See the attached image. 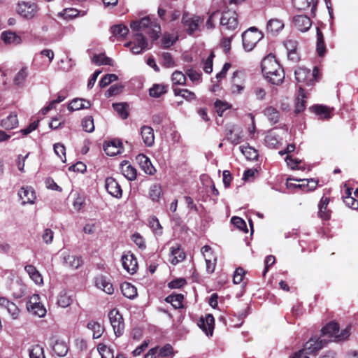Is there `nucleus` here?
<instances>
[{"label":"nucleus","instance_id":"47","mask_svg":"<svg viewBox=\"0 0 358 358\" xmlns=\"http://www.w3.org/2000/svg\"><path fill=\"white\" fill-rule=\"evenodd\" d=\"M28 76L27 67L21 69L13 78V83L17 86H21L23 85L27 77Z\"/></svg>","mask_w":358,"mask_h":358},{"label":"nucleus","instance_id":"15","mask_svg":"<svg viewBox=\"0 0 358 358\" xmlns=\"http://www.w3.org/2000/svg\"><path fill=\"white\" fill-rule=\"evenodd\" d=\"M198 325L207 336H212L215 326L214 317L211 314H206L199 319Z\"/></svg>","mask_w":358,"mask_h":358},{"label":"nucleus","instance_id":"23","mask_svg":"<svg viewBox=\"0 0 358 358\" xmlns=\"http://www.w3.org/2000/svg\"><path fill=\"white\" fill-rule=\"evenodd\" d=\"M201 252L205 258L206 264V270L208 273H212L215 267V257H208V253L212 254V249L208 245H204L201 248Z\"/></svg>","mask_w":358,"mask_h":358},{"label":"nucleus","instance_id":"13","mask_svg":"<svg viewBox=\"0 0 358 358\" xmlns=\"http://www.w3.org/2000/svg\"><path fill=\"white\" fill-rule=\"evenodd\" d=\"M122 264L124 269L130 274H134L137 271L138 263L136 258L130 252H127L122 255Z\"/></svg>","mask_w":358,"mask_h":358},{"label":"nucleus","instance_id":"46","mask_svg":"<svg viewBox=\"0 0 358 358\" xmlns=\"http://www.w3.org/2000/svg\"><path fill=\"white\" fill-rule=\"evenodd\" d=\"M111 31L114 37H124L129 32L128 28L123 24H116L111 27Z\"/></svg>","mask_w":358,"mask_h":358},{"label":"nucleus","instance_id":"24","mask_svg":"<svg viewBox=\"0 0 358 358\" xmlns=\"http://www.w3.org/2000/svg\"><path fill=\"white\" fill-rule=\"evenodd\" d=\"M64 264L66 266L72 269H76L83 264L81 257L73 255H66L64 256Z\"/></svg>","mask_w":358,"mask_h":358},{"label":"nucleus","instance_id":"2","mask_svg":"<svg viewBox=\"0 0 358 358\" xmlns=\"http://www.w3.org/2000/svg\"><path fill=\"white\" fill-rule=\"evenodd\" d=\"M131 29L137 33L145 32L148 34L152 40H157L159 38V34L161 31L159 24L152 22L149 17H145L139 21H134L130 24Z\"/></svg>","mask_w":358,"mask_h":358},{"label":"nucleus","instance_id":"11","mask_svg":"<svg viewBox=\"0 0 358 358\" xmlns=\"http://www.w3.org/2000/svg\"><path fill=\"white\" fill-rule=\"evenodd\" d=\"M220 24L222 31L235 30L238 27L237 14L234 11L227 10L222 13Z\"/></svg>","mask_w":358,"mask_h":358},{"label":"nucleus","instance_id":"54","mask_svg":"<svg viewBox=\"0 0 358 358\" xmlns=\"http://www.w3.org/2000/svg\"><path fill=\"white\" fill-rule=\"evenodd\" d=\"M166 87L163 85H154L150 90V95L152 97L158 98L166 93Z\"/></svg>","mask_w":358,"mask_h":358},{"label":"nucleus","instance_id":"60","mask_svg":"<svg viewBox=\"0 0 358 358\" xmlns=\"http://www.w3.org/2000/svg\"><path fill=\"white\" fill-rule=\"evenodd\" d=\"M113 107L115 111L123 118L126 119L128 117V113L127 111V106L124 103H113Z\"/></svg>","mask_w":358,"mask_h":358},{"label":"nucleus","instance_id":"40","mask_svg":"<svg viewBox=\"0 0 358 358\" xmlns=\"http://www.w3.org/2000/svg\"><path fill=\"white\" fill-rule=\"evenodd\" d=\"M306 97L304 94V90L302 87H299V96L296 99L295 102V109L294 112L296 114H298L305 109V101L304 98Z\"/></svg>","mask_w":358,"mask_h":358},{"label":"nucleus","instance_id":"52","mask_svg":"<svg viewBox=\"0 0 358 358\" xmlns=\"http://www.w3.org/2000/svg\"><path fill=\"white\" fill-rule=\"evenodd\" d=\"M92 62L96 65H113V60L103 54L94 55Z\"/></svg>","mask_w":358,"mask_h":358},{"label":"nucleus","instance_id":"51","mask_svg":"<svg viewBox=\"0 0 358 358\" xmlns=\"http://www.w3.org/2000/svg\"><path fill=\"white\" fill-rule=\"evenodd\" d=\"M267 85H257L253 87V93L257 100L262 101L265 99L267 91Z\"/></svg>","mask_w":358,"mask_h":358},{"label":"nucleus","instance_id":"64","mask_svg":"<svg viewBox=\"0 0 358 358\" xmlns=\"http://www.w3.org/2000/svg\"><path fill=\"white\" fill-rule=\"evenodd\" d=\"M345 203L352 209H358V199L354 196H344Z\"/></svg>","mask_w":358,"mask_h":358},{"label":"nucleus","instance_id":"25","mask_svg":"<svg viewBox=\"0 0 358 358\" xmlns=\"http://www.w3.org/2000/svg\"><path fill=\"white\" fill-rule=\"evenodd\" d=\"M329 202V199L327 197H322L320 202L318 205L319 211L318 215L322 220H329L331 216V211L327 209V205Z\"/></svg>","mask_w":358,"mask_h":358},{"label":"nucleus","instance_id":"48","mask_svg":"<svg viewBox=\"0 0 358 358\" xmlns=\"http://www.w3.org/2000/svg\"><path fill=\"white\" fill-rule=\"evenodd\" d=\"M162 194V187L159 184H153L150 187L149 196L153 201H158Z\"/></svg>","mask_w":358,"mask_h":358},{"label":"nucleus","instance_id":"17","mask_svg":"<svg viewBox=\"0 0 358 358\" xmlns=\"http://www.w3.org/2000/svg\"><path fill=\"white\" fill-rule=\"evenodd\" d=\"M18 196L22 206L34 203L36 194L31 187H22L18 192Z\"/></svg>","mask_w":358,"mask_h":358},{"label":"nucleus","instance_id":"39","mask_svg":"<svg viewBox=\"0 0 358 358\" xmlns=\"http://www.w3.org/2000/svg\"><path fill=\"white\" fill-rule=\"evenodd\" d=\"M313 110L322 119H329L331 117V110L325 106H314Z\"/></svg>","mask_w":358,"mask_h":358},{"label":"nucleus","instance_id":"9","mask_svg":"<svg viewBox=\"0 0 358 358\" xmlns=\"http://www.w3.org/2000/svg\"><path fill=\"white\" fill-rule=\"evenodd\" d=\"M201 22V19L200 17L190 15L188 13H184L182 17L183 28L189 35H194L196 31L199 30Z\"/></svg>","mask_w":358,"mask_h":358},{"label":"nucleus","instance_id":"36","mask_svg":"<svg viewBox=\"0 0 358 358\" xmlns=\"http://www.w3.org/2000/svg\"><path fill=\"white\" fill-rule=\"evenodd\" d=\"M69 350L66 343L62 341H56L52 346V351L59 357L65 356Z\"/></svg>","mask_w":358,"mask_h":358},{"label":"nucleus","instance_id":"45","mask_svg":"<svg viewBox=\"0 0 358 358\" xmlns=\"http://www.w3.org/2000/svg\"><path fill=\"white\" fill-rule=\"evenodd\" d=\"M241 152L249 160H255L258 157L257 151L252 147L249 145H242L240 147Z\"/></svg>","mask_w":358,"mask_h":358},{"label":"nucleus","instance_id":"33","mask_svg":"<svg viewBox=\"0 0 358 358\" xmlns=\"http://www.w3.org/2000/svg\"><path fill=\"white\" fill-rule=\"evenodd\" d=\"M73 296L69 294L66 291H62L58 295L57 303L62 308H66L69 306L73 302Z\"/></svg>","mask_w":358,"mask_h":358},{"label":"nucleus","instance_id":"63","mask_svg":"<svg viewBox=\"0 0 358 358\" xmlns=\"http://www.w3.org/2000/svg\"><path fill=\"white\" fill-rule=\"evenodd\" d=\"M177 40V36L173 34H164L162 38V44L164 48H169L173 45V43Z\"/></svg>","mask_w":358,"mask_h":358},{"label":"nucleus","instance_id":"20","mask_svg":"<svg viewBox=\"0 0 358 358\" xmlns=\"http://www.w3.org/2000/svg\"><path fill=\"white\" fill-rule=\"evenodd\" d=\"M95 285L97 288L103 290L108 294H112L114 292V288L112 283L106 276L100 275L95 278Z\"/></svg>","mask_w":358,"mask_h":358},{"label":"nucleus","instance_id":"12","mask_svg":"<svg viewBox=\"0 0 358 358\" xmlns=\"http://www.w3.org/2000/svg\"><path fill=\"white\" fill-rule=\"evenodd\" d=\"M328 341L327 339L322 338L317 339L310 338L306 343L303 350L308 355H313L325 346Z\"/></svg>","mask_w":358,"mask_h":358},{"label":"nucleus","instance_id":"18","mask_svg":"<svg viewBox=\"0 0 358 358\" xmlns=\"http://www.w3.org/2000/svg\"><path fill=\"white\" fill-rule=\"evenodd\" d=\"M245 88L243 73L238 71L234 73L231 77L230 90L233 94H241Z\"/></svg>","mask_w":358,"mask_h":358},{"label":"nucleus","instance_id":"6","mask_svg":"<svg viewBox=\"0 0 358 358\" xmlns=\"http://www.w3.org/2000/svg\"><path fill=\"white\" fill-rule=\"evenodd\" d=\"M130 48L133 54H140L149 48L148 43L142 33H136L133 36L132 40L124 45Z\"/></svg>","mask_w":358,"mask_h":358},{"label":"nucleus","instance_id":"10","mask_svg":"<svg viewBox=\"0 0 358 358\" xmlns=\"http://www.w3.org/2000/svg\"><path fill=\"white\" fill-rule=\"evenodd\" d=\"M27 308L29 313L38 317H43L47 312L46 308L39 301V296L38 294H34L30 297Z\"/></svg>","mask_w":358,"mask_h":358},{"label":"nucleus","instance_id":"58","mask_svg":"<svg viewBox=\"0 0 358 358\" xmlns=\"http://www.w3.org/2000/svg\"><path fill=\"white\" fill-rule=\"evenodd\" d=\"M118 79V77L115 74H106L99 81V86L103 88L110 84L112 82L115 81Z\"/></svg>","mask_w":358,"mask_h":358},{"label":"nucleus","instance_id":"4","mask_svg":"<svg viewBox=\"0 0 358 358\" xmlns=\"http://www.w3.org/2000/svg\"><path fill=\"white\" fill-rule=\"evenodd\" d=\"M263 38V34L255 27H250L242 34L243 49L250 52L254 49L257 43Z\"/></svg>","mask_w":358,"mask_h":358},{"label":"nucleus","instance_id":"8","mask_svg":"<svg viewBox=\"0 0 358 358\" xmlns=\"http://www.w3.org/2000/svg\"><path fill=\"white\" fill-rule=\"evenodd\" d=\"M110 324L117 337L121 336L124 330V322L122 315L116 309L111 310L108 313Z\"/></svg>","mask_w":358,"mask_h":358},{"label":"nucleus","instance_id":"34","mask_svg":"<svg viewBox=\"0 0 358 358\" xmlns=\"http://www.w3.org/2000/svg\"><path fill=\"white\" fill-rule=\"evenodd\" d=\"M87 13L86 11H80L74 8H64L59 14L64 19L71 20L78 17V15L84 16Z\"/></svg>","mask_w":358,"mask_h":358},{"label":"nucleus","instance_id":"41","mask_svg":"<svg viewBox=\"0 0 358 358\" xmlns=\"http://www.w3.org/2000/svg\"><path fill=\"white\" fill-rule=\"evenodd\" d=\"M87 327L93 332V338H100L104 331L103 327L95 321L89 322Z\"/></svg>","mask_w":358,"mask_h":358},{"label":"nucleus","instance_id":"35","mask_svg":"<svg viewBox=\"0 0 358 358\" xmlns=\"http://www.w3.org/2000/svg\"><path fill=\"white\" fill-rule=\"evenodd\" d=\"M185 257V253L180 250L178 246L172 247L171 249V264L176 265L182 262Z\"/></svg>","mask_w":358,"mask_h":358},{"label":"nucleus","instance_id":"37","mask_svg":"<svg viewBox=\"0 0 358 358\" xmlns=\"http://www.w3.org/2000/svg\"><path fill=\"white\" fill-rule=\"evenodd\" d=\"M284 27L283 22L278 19H271L268 22L267 31L272 34H275Z\"/></svg>","mask_w":358,"mask_h":358},{"label":"nucleus","instance_id":"21","mask_svg":"<svg viewBox=\"0 0 358 358\" xmlns=\"http://www.w3.org/2000/svg\"><path fill=\"white\" fill-rule=\"evenodd\" d=\"M141 135L144 144L151 147L155 143V134L153 129L149 126H143L141 128Z\"/></svg>","mask_w":358,"mask_h":358},{"label":"nucleus","instance_id":"42","mask_svg":"<svg viewBox=\"0 0 358 358\" xmlns=\"http://www.w3.org/2000/svg\"><path fill=\"white\" fill-rule=\"evenodd\" d=\"M1 37L4 43L8 44H19L21 41L20 37L12 31H3Z\"/></svg>","mask_w":358,"mask_h":358},{"label":"nucleus","instance_id":"27","mask_svg":"<svg viewBox=\"0 0 358 358\" xmlns=\"http://www.w3.org/2000/svg\"><path fill=\"white\" fill-rule=\"evenodd\" d=\"M122 173L129 180H134L136 178V170L131 166L127 162H123L121 164Z\"/></svg>","mask_w":358,"mask_h":358},{"label":"nucleus","instance_id":"49","mask_svg":"<svg viewBox=\"0 0 358 358\" xmlns=\"http://www.w3.org/2000/svg\"><path fill=\"white\" fill-rule=\"evenodd\" d=\"M174 94L176 96H181L182 98L187 101L194 100L196 99L195 94L187 89H173Z\"/></svg>","mask_w":358,"mask_h":358},{"label":"nucleus","instance_id":"22","mask_svg":"<svg viewBox=\"0 0 358 358\" xmlns=\"http://www.w3.org/2000/svg\"><path fill=\"white\" fill-rule=\"evenodd\" d=\"M136 160L141 168L147 174L152 175L155 172V169L152 166L150 159L143 154H140L136 157Z\"/></svg>","mask_w":358,"mask_h":358},{"label":"nucleus","instance_id":"43","mask_svg":"<svg viewBox=\"0 0 358 358\" xmlns=\"http://www.w3.org/2000/svg\"><path fill=\"white\" fill-rule=\"evenodd\" d=\"M184 296L181 294H171L166 298V301L170 303L175 308L182 307Z\"/></svg>","mask_w":358,"mask_h":358},{"label":"nucleus","instance_id":"1","mask_svg":"<svg viewBox=\"0 0 358 358\" xmlns=\"http://www.w3.org/2000/svg\"><path fill=\"white\" fill-rule=\"evenodd\" d=\"M262 71L266 78L273 85L281 84L285 78V73L274 55L270 54L262 61Z\"/></svg>","mask_w":358,"mask_h":358},{"label":"nucleus","instance_id":"56","mask_svg":"<svg viewBox=\"0 0 358 358\" xmlns=\"http://www.w3.org/2000/svg\"><path fill=\"white\" fill-rule=\"evenodd\" d=\"M214 106L216 112L220 116H222L223 113L230 108L229 103L220 100H217L214 103Z\"/></svg>","mask_w":358,"mask_h":358},{"label":"nucleus","instance_id":"44","mask_svg":"<svg viewBox=\"0 0 358 358\" xmlns=\"http://www.w3.org/2000/svg\"><path fill=\"white\" fill-rule=\"evenodd\" d=\"M264 141H265L266 145L268 147H269L271 148H276L277 145L279 144L280 138L273 131H269L265 136Z\"/></svg>","mask_w":358,"mask_h":358},{"label":"nucleus","instance_id":"16","mask_svg":"<svg viewBox=\"0 0 358 358\" xmlns=\"http://www.w3.org/2000/svg\"><path fill=\"white\" fill-rule=\"evenodd\" d=\"M103 150L106 155L109 156H115L122 152V143L118 139L106 141L103 144Z\"/></svg>","mask_w":358,"mask_h":358},{"label":"nucleus","instance_id":"50","mask_svg":"<svg viewBox=\"0 0 358 358\" xmlns=\"http://www.w3.org/2000/svg\"><path fill=\"white\" fill-rule=\"evenodd\" d=\"M29 354L30 358H45L43 347L38 344L29 348Z\"/></svg>","mask_w":358,"mask_h":358},{"label":"nucleus","instance_id":"3","mask_svg":"<svg viewBox=\"0 0 358 358\" xmlns=\"http://www.w3.org/2000/svg\"><path fill=\"white\" fill-rule=\"evenodd\" d=\"M318 68L315 66L313 71L305 67H298L295 71V78L296 81L301 83L303 86H311L314 84L315 81L317 80L318 76Z\"/></svg>","mask_w":358,"mask_h":358},{"label":"nucleus","instance_id":"5","mask_svg":"<svg viewBox=\"0 0 358 358\" xmlns=\"http://www.w3.org/2000/svg\"><path fill=\"white\" fill-rule=\"evenodd\" d=\"M322 337L328 336L329 338H334V341L339 342L345 341L350 336V331L348 328L343 329L340 334L339 327L337 323L331 322L324 327L322 330Z\"/></svg>","mask_w":358,"mask_h":358},{"label":"nucleus","instance_id":"14","mask_svg":"<svg viewBox=\"0 0 358 358\" xmlns=\"http://www.w3.org/2000/svg\"><path fill=\"white\" fill-rule=\"evenodd\" d=\"M106 191L111 196L120 199L122 195V189L120 185L112 177H108L105 181Z\"/></svg>","mask_w":358,"mask_h":358},{"label":"nucleus","instance_id":"57","mask_svg":"<svg viewBox=\"0 0 358 358\" xmlns=\"http://www.w3.org/2000/svg\"><path fill=\"white\" fill-rule=\"evenodd\" d=\"M83 129L87 132H92L94 130V120L92 116L85 117L82 121Z\"/></svg>","mask_w":358,"mask_h":358},{"label":"nucleus","instance_id":"7","mask_svg":"<svg viewBox=\"0 0 358 358\" xmlns=\"http://www.w3.org/2000/svg\"><path fill=\"white\" fill-rule=\"evenodd\" d=\"M39 8L38 5L32 2L22 1L17 5L16 11L22 17L31 20L36 16Z\"/></svg>","mask_w":358,"mask_h":358},{"label":"nucleus","instance_id":"53","mask_svg":"<svg viewBox=\"0 0 358 358\" xmlns=\"http://www.w3.org/2000/svg\"><path fill=\"white\" fill-rule=\"evenodd\" d=\"M171 80L173 85H183L186 82V76L181 71H176L172 73Z\"/></svg>","mask_w":358,"mask_h":358},{"label":"nucleus","instance_id":"62","mask_svg":"<svg viewBox=\"0 0 358 358\" xmlns=\"http://www.w3.org/2000/svg\"><path fill=\"white\" fill-rule=\"evenodd\" d=\"M149 224L150 228L156 234H162V226L157 217H152L149 220Z\"/></svg>","mask_w":358,"mask_h":358},{"label":"nucleus","instance_id":"38","mask_svg":"<svg viewBox=\"0 0 358 358\" xmlns=\"http://www.w3.org/2000/svg\"><path fill=\"white\" fill-rule=\"evenodd\" d=\"M18 124L17 115L10 114L7 117L1 120V126L6 129H12Z\"/></svg>","mask_w":358,"mask_h":358},{"label":"nucleus","instance_id":"29","mask_svg":"<svg viewBox=\"0 0 358 358\" xmlns=\"http://www.w3.org/2000/svg\"><path fill=\"white\" fill-rule=\"evenodd\" d=\"M263 113L272 124H274L279 121L280 113L273 106L266 107L264 110Z\"/></svg>","mask_w":358,"mask_h":358},{"label":"nucleus","instance_id":"28","mask_svg":"<svg viewBox=\"0 0 358 358\" xmlns=\"http://www.w3.org/2000/svg\"><path fill=\"white\" fill-rule=\"evenodd\" d=\"M25 271L28 273L30 278L37 285L43 284V278L35 266L27 265L24 267Z\"/></svg>","mask_w":358,"mask_h":358},{"label":"nucleus","instance_id":"32","mask_svg":"<svg viewBox=\"0 0 358 358\" xmlns=\"http://www.w3.org/2000/svg\"><path fill=\"white\" fill-rule=\"evenodd\" d=\"M317 0H292L294 6L298 10H306L311 6V10L315 8Z\"/></svg>","mask_w":358,"mask_h":358},{"label":"nucleus","instance_id":"31","mask_svg":"<svg viewBox=\"0 0 358 358\" xmlns=\"http://www.w3.org/2000/svg\"><path fill=\"white\" fill-rule=\"evenodd\" d=\"M122 294L130 299H134L137 296V289L131 283L124 282L121 285Z\"/></svg>","mask_w":358,"mask_h":358},{"label":"nucleus","instance_id":"61","mask_svg":"<svg viewBox=\"0 0 358 358\" xmlns=\"http://www.w3.org/2000/svg\"><path fill=\"white\" fill-rule=\"evenodd\" d=\"M54 150L55 154L64 162L66 161L65 147L62 144L55 143L54 145Z\"/></svg>","mask_w":358,"mask_h":358},{"label":"nucleus","instance_id":"55","mask_svg":"<svg viewBox=\"0 0 358 358\" xmlns=\"http://www.w3.org/2000/svg\"><path fill=\"white\" fill-rule=\"evenodd\" d=\"M97 350L101 358H114L113 350L103 344H99Z\"/></svg>","mask_w":358,"mask_h":358},{"label":"nucleus","instance_id":"59","mask_svg":"<svg viewBox=\"0 0 358 358\" xmlns=\"http://www.w3.org/2000/svg\"><path fill=\"white\" fill-rule=\"evenodd\" d=\"M163 66L166 68L173 67L175 66L174 61L169 52H164L161 55Z\"/></svg>","mask_w":358,"mask_h":358},{"label":"nucleus","instance_id":"26","mask_svg":"<svg viewBox=\"0 0 358 358\" xmlns=\"http://www.w3.org/2000/svg\"><path fill=\"white\" fill-rule=\"evenodd\" d=\"M91 103L89 101L83 99H74L68 106L71 111L78 110L83 108H89Z\"/></svg>","mask_w":358,"mask_h":358},{"label":"nucleus","instance_id":"30","mask_svg":"<svg viewBox=\"0 0 358 358\" xmlns=\"http://www.w3.org/2000/svg\"><path fill=\"white\" fill-rule=\"evenodd\" d=\"M316 51L320 57H323L326 53L324 36L319 27H317Z\"/></svg>","mask_w":358,"mask_h":358},{"label":"nucleus","instance_id":"19","mask_svg":"<svg viewBox=\"0 0 358 358\" xmlns=\"http://www.w3.org/2000/svg\"><path fill=\"white\" fill-rule=\"evenodd\" d=\"M293 24L299 31L305 32L310 29L312 22L307 15H299L293 17Z\"/></svg>","mask_w":358,"mask_h":358}]
</instances>
